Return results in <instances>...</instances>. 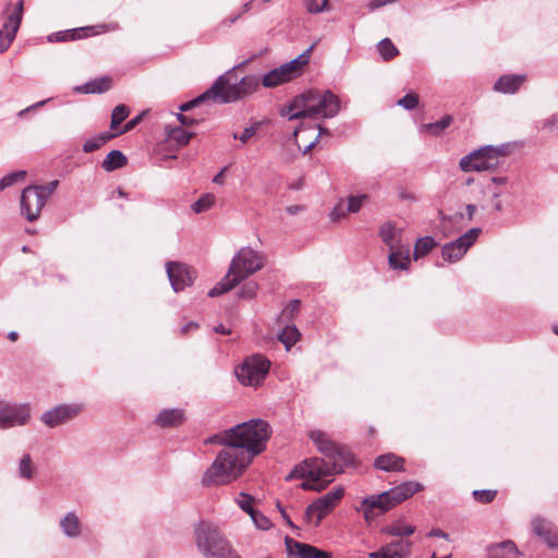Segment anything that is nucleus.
Wrapping results in <instances>:
<instances>
[{
  "mask_svg": "<svg viewBox=\"0 0 558 558\" xmlns=\"http://www.w3.org/2000/svg\"><path fill=\"white\" fill-rule=\"evenodd\" d=\"M192 136V133L185 131L181 126H175L168 132V141L175 143L178 146H185Z\"/></svg>",
  "mask_w": 558,
  "mask_h": 558,
  "instance_id": "nucleus-40",
  "label": "nucleus"
},
{
  "mask_svg": "<svg viewBox=\"0 0 558 558\" xmlns=\"http://www.w3.org/2000/svg\"><path fill=\"white\" fill-rule=\"evenodd\" d=\"M538 123L542 130L553 132L558 129V114H551L550 117L543 119Z\"/></svg>",
  "mask_w": 558,
  "mask_h": 558,
  "instance_id": "nucleus-53",
  "label": "nucleus"
},
{
  "mask_svg": "<svg viewBox=\"0 0 558 558\" xmlns=\"http://www.w3.org/2000/svg\"><path fill=\"white\" fill-rule=\"evenodd\" d=\"M81 408L75 404H62L58 405L41 415V422L48 427H56L58 425L66 423L69 420L74 417Z\"/></svg>",
  "mask_w": 558,
  "mask_h": 558,
  "instance_id": "nucleus-16",
  "label": "nucleus"
},
{
  "mask_svg": "<svg viewBox=\"0 0 558 558\" xmlns=\"http://www.w3.org/2000/svg\"><path fill=\"white\" fill-rule=\"evenodd\" d=\"M46 203L43 196L33 186H26L21 194V214L28 220L35 221L39 218Z\"/></svg>",
  "mask_w": 558,
  "mask_h": 558,
  "instance_id": "nucleus-14",
  "label": "nucleus"
},
{
  "mask_svg": "<svg viewBox=\"0 0 558 558\" xmlns=\"http://www.w3.org/2000/svg\"><path fill=\"white\" fill-rule=\"evenodd\" d=\"M347 465L322 458H308L295 465L288 478H302L301 488L320 492L325 489L337 473H342Z\"/></svg>",
  "mask_w": 558,
  "mask_h": 558,
  "instance_id": "nucleus-5",
  "label": "nucleus"
},
{
  "mask_svg": "<svg viewBox=\"0 0 558 558\" xmlns=\"http://www.w3.org/2000/svg\"><path fill=\"white\" fill-rule=\"evenodd\" d=\"M270 362L262 354L247 356L236 368L235 376L244 386H258L269 372Z\"/></svg>",
  "mask_w": 558,
  "mask_h": 558,
  "instance_id": "nucleus-9",
  "label": "nucleus"
},
{
  "mask_svg": "<svg viewBox=\"0 0 558 558\" xmlns=\"http://www.w3.org/2000/svg\"><path fill=\"white\" fill-rule=\"evenodd\" d=\"M130 109L124 104L118 105L111 112L110 129L116 130L129 116Z\"/></svg>",
  "mask_w": 558,
  "mask_h": 558,
  "instance_id": "nucleus-43",
  "label": "nucleus"
},
{
  "mask_svg": "<svg viewBox=\"0 0 558 558\" xmlns=\"http://www.w3.org/2000/svg\"><path fill=\"white\" fill-rule=\"evenodd\" d=\"M262 436L250 437L222 448L202 475L205 487L228 485L244 474L254 457L266 448L270 437V426L262 429Z\"/></svg>",
  "mask_w": 558,
  "mask_h": 558,
  "instance_id": "nucleus-1",
  "label": "nucleus"
},
{
  "mask_svg": "<svg viewBox=\"0 0 558 558\" xmlns=\"http://www.w3.org/2000/svg\"><path fill=\"white\" fill-rule=\"evenodd\" d=\"M379 236L389 250H397L402 244V230L397 229L392 223L387 222L379 229Z\"/></svg>",
  "mask_w": 558,
  "mask_h": 558,
  "instance_id": "nucleus-25",
  "label": "nucleus"
},
{
  "mask_svg": "<svg viewBox=\"0 0 558 558\" xmlns=\"http://www.w3.org/2000/svg\"><path fill=\"white\" fill-rule=\"evenodd\" d=\"M525 81V75L523 74H506L499 77V80L495 83V90L501 92L505 94L514 93L519 89V87Z\"/></svg>",
  "mask_w": 558,
  "mask_h": 558,
  "instance_id": "nucleus-28",
  "label": "nucleus"
},
{
  "mask_svg": "<svg viewBox=\"0 0 558 558\" xmlns=\"http://www.w3.org/2000/svg\"><path fill=\"white\" fill-rule=\"evenodd\" d=\"M313 49V46L308 47L296 58L284 62L278 66H274L271 70H301L304 65H306L310 61V54Z\"/></svg>",
  "mask_w": 558,
  "mask_h": 558,
  "instance_id": "nucleus-34",
  "label": "nucleus"
},
{
  "mask_svg": "<svg viewBox=\"0 0 558 558\" xmlns=\"http://www.w3.org/2000/svg\"><path fill=\"white\" fill-rule=\"evenodd\" d=\"M398 196L400 199L415 202L416 197L404 189H400Z\"/></svg>",
  "mask_w": 558,
  "mask_h": 558,
  "instance_id": "nucleus-60",
  "label": "nucleus"
},
{
  "mask_svg": "<svg viewBox=\"0 0 558 558\" xmlns=\"http://www.w3.org/2000/svg\"><path fill=\"white\" fill-rule=\"evenodd\" d=\"M278 508H279V510H280V512H281L282 518H283V519H284V521L287 522V524H288L289 526H291L292 529H296V526L293 524V522L291 521V519L288 517V514H287V512L284 511V509H282V508L280 507V505H279V504H278Z\"/></svg>",
  "mask_w": 558,
  "mask_h": 558,
  "instance_id": "nucleus-63",
  "label": "nucleus"
},
{
  "mask_svg": "<svg viewBox=\"0 0 558 558\" xmlns=\"http://www.w3.org/2000/svg\"><path fill=\"white\" fill-rule=\"evenodd\" d=\"M428 536L430 537H441L444 539L449 541V534L439 530V529H433L429 531Z\"/></svg>",
  "mask_w": 558,
  "mask_h": 558,
  "instance_id": "nucleus-61",
  "label": "nucleus"
},
{
  "mask_svg": "<svg viewBox=\"0 0 558 558\" xmlns=\"http://www.w3.org/2000/svg\"><path fill=\"white\" fill-rule=\"evenodd\" d=\"M398 105L405 110H413L418 106V96L410 93L398 100Z\"/></svg>",
  "mask_w": 558,
  "mask_h": 558,
  "instance_id": "nucleus-49",
  "label": "nucleus"
},
{
  "mask_svg": "<svg viewBox=\"0 0 558 558\" xmlns=\"http://www.w3.org/2000/svg\"><path fill=\"white\" fill-rule=\"evenodd\" d=\"M329 0H303L306 10L311 13H320L328 7Z\"/></svg>",
  "mask_w": 558,
  "mask_h": 558,
  "instance_id": "nucleus-48",
  "label": "nucleus"
},
{
  "mask_svg": "<svg viewBox=\"0 0 558 558\" xmlns=\"http://www.w3.org/2000/svg\"><path fill=\"white\" fill-rule=\"evenodd\" d=\"M49 100H50V99H46V100L38 101V102H36V104H34V105H32V106H29V107H27V108H25V109L21 110V111L19 112V116H20V117H23L26 112L31 111L32 109L39 108V107L44 106V105H45L47 101H49Z\"/></svg>",
  "mask_w": 558,
  "mask_h": 558,
  "instance_id": "nucleus-62",
  "label": "nucleus"
},
{
  "mask_svg": "<svg viewBox=\"0 0 558 558\" xmlns=\"http://www.w3.org/2000/svg\"><path fill=\"white\" fill-rule=\"evenodd\" d=\"M404 464V459L398 457L395 453H385L376 458L374 465L376 469L391 472V471H402Z\"/></svg>",
  "mask_w": 558,
  "mask_h": 558,
  "instance_id": "nucleus-29",
  "label": "nucleus"
},
{
  "mask_svg": "<svg viewBox=\"0 0 558 558\" xmlns=\"http://www.w3.org/2000/svg\"><path fill=\"white\" fill-rule=\"evenodd\" d=\"M88 28H73L62 32H57L51 34L48 39L50 41H71L75 40L77 38H81L82 36H86V32Z\"/></svg>",
  "mask_w": 558,
  "mask_h": 558,
  "instance_id": "nucleus-36",
  "label": "nucleus"
},
{
  "mask_svg": "<svg viewBox=\"0 0 558 558\" xmlns=\"http://www.w3.org/2000/svg\"><path fill=\"white\" fill-rule=\"evenodd\" d=\"M167 275L174 292L183 291L194 280L192 270L184 264L168 262L166 265Z\"/></svg>",
  "mask_w": 558,
  "mask_h": 558,
  "instance_id": "nucleus-15",
  "label": "nucleus"
},
{
  "mask_svg": "<svg viewBox=\"0 0 558 558\" xmlns=\"http://www.w3.org/2000/svg\"><path fill=\"white\" fill-rule=\"evenodd\" d=\"M459 168L463 172H481L488 170V145L482 146L462 157Z\"/></svg>",
  "mask_w": 558,
  "mask_h": 558,
  "instance_id": "nucleus-17",
  "label": "nucleus"
},
{
  "mask_svg": "<svg viewBox=\"0 0 558 558\" xmlns=\"http://www.w3.org/2000/svg\"><path fill=\"white\" fill-rule=\"evenodd\" d=\"M23 9H24V2L23 0H19L13 13H11L7 22L4 23L3 27L4 29H9V36L2 41L0 47L3 49L5 47H10L13 40L15 39L16 33L20 28L22 17H23Z\"/></svg>",
  "mask_w": 558,
  "mask_h": 558,
  "instance_id": "nucleus-21",
  "label": "nucleus"
},
{
  "mask_svg": "<svg viewBox=\"0 0 558 558\" xmlns=\"http://www.w3.org/2000/svg\"><path fill=\"white\" fill-rule=\"evenodd\" d=\"M259 286L255 281H248L243 284L239 291V296L243 299H253L256 296Z\"/></svg>",
  "mask_w": 558,
  "mask_h": 558,
  "instance_id": "nucleus-47",
  "label": "nucleus"
},
{
  "mask_svg": "<svg viewBox=\"0 0 558 558\" xmlns=\"http://www.w3.org/2000/svg\"><path fill=\"white\" fill-rule=\"evenodd\" d=\"M343 495V487L339 486L333 488L307 506L305 518L308 522L315 520L314 524L318 525L320 521L336 508Z\"/></svg>",
  "mask_w": 558,
  "mask_h": 558,
  "instance_id": "nucleus-10",
  "label": "nucleus"
},
{
  "mask_svg": "<svg viewBox=\"0 0 558 558\" xmlns=\"http://www.w3.org/2000/svg\"><path fill=\"white\" fill-rule=\"evenodd\" d=\"M19 476L23 480L31 481L36 475V466L28 453H24L17 464Z\"/></svg>",
  "mask_w": 558,
  "mask_h": 558,
  "instance_id": "nucleus-35",
  "label": "nucleus"
},
{
  "mask_svg": "<svg viewBox=\"0 0 558 558\" xmlns=\"http://www.w3.org/2000/svg\"><path fill=\"white\" fill-rule=\"evenodd\" d=\"M287 551L294 558H332L331 553L286 537Z\"/></svg>",
  "mask_w": 558,
  "mask_h": 558,
  "instance_id": "nucleus-18",
  "label": "nucleus"
},
{
  "mask_svg": "<svg viewBox=\"0 0 558 558\" xmlns=\"http://www.w3.org/2000/svg\"><path fill=\"white\" fill-rule=\"evenodd\" d=\"M521 147L518 142H508L497 146L490 145V161L495 157H506L512 155Z\"/></svg>",
  "mask_w": 558,
  "mask_h": 558,
  "instance_id": "nucleus-39",
  "label": "nucleus"
},
{
  "mask_svg": "<svg viewBox=\"0 0 558 558\" xmlns=\"http://www.w3.org/2000/svg\"><path fill=\"white\" fill-rule=\"evenodd\" d=\"M250 517L254 524L260 530H268L271 525L269 519L255 509L250 513Z\"/></svg>",
  "mask_w": 558,
  "mask_h": 558,
  "instance_id": "nucleus-51",
  "label": "nucleus"
},
{
  "mask_svg": "<svg viewBox=\"0 0 558 558\" xmlns=\"http://www.w3.org/2000/svg\"><path fill=\"white\" fill-rule=\"evenodd\" d=\"M311 440L316 445L318 451L324 454L323 459L331 462L344 463L349 466L353 463V457L350 451L340 449L332 442L328 436L320 430H311L308 434Z\"/></svg>",
  "mask_w": 558,
  "mask_h": 558,
  "instance_id": "nucleus-11",
  "label": "nucleus"
},
{
  "mask_svg": "<svg viewBox=\"0 0 558 558\" xmlns=\"http://www.w3.org/2000/svg\"><path fill=\"white\" fill-rule=\"evenodd\" d=\"M521 553L512 541L490 545V558H519Z\"/></svg>",
  "mask_w": 558,
  "mask_h": 558,
  "instance_id": "nucleus-30",
  "label": "nucleus"
},
{
  "mask_svg": "<svg viewBox=\"0 0 558 558\" xmlns=\"http://www.w3.org/2000/svg\"><path fill=\"white\" fill-rule=\"evenodd\" d=\"M293 73L294 72H267L263 76L262 83L265 87H276L292 81L294 77Z\"/></svg>",
  "mask_w": 558,
  "mask_h": 558,
  "instance_id": "nucleus-33",
  "label": "nucleus"
},
{
  "mask_svg": "<svg viewBox=\"0 0 558 558\" xmlns=\"http://www.w3.org/2000/svg\"><path fill=\"white\" fill-rule=\"evenodd\" d=\"M412 543L410 541H395L378 550L368 554L369 558H409Z\"/></svg>",
  "mask_w": 558,
  "mask_h": 558,
  "instance_id": "nucleus-19",
  "label": "nucleus"
},
{
  "mask_svg": "<svg viewBox=\"0 0 558 558\" xmlns=\"http://www.w3.org/2000/svg\"><path fill=\"white\" fill-rule=\"evenodd\" d=\"M185 420L184 411L181 409H165L155 418L160 427H174L181 425Z\"/></svg>",
  "mask_w": 558,
  "mask_h": 558,
  "instance_id": "nucleus-26",
  "label": "nucleus"
},
{
  "mask_svg": "<svg viewBox=\"0 0 558 558\" xmlns=\"http://www.w3.org/2000/svg\"><path fill=\"white\" fill-rule=\"evenodd\" d=\"M117 136V134H111L109 132H104L101 134H98L95 137L88 138L83 144V151L84 153H93L100 148L102 145H105L108 141Z\"/></svg>",
  "mask_w": 558,
  "mask_h": 558,
  "instance_id": "nucleus-37",
  "label": "nucleus"
},
{
  "mask_svg": "<svg viewBox=\"0 0 558 558\" xmlns=\"http://www.w3.org/2000/svg\"><path fill=\"white\" fill-rule=\"evenodd\" d=\"M58 185H59V181L53 180L45 185H33V186L37 190V193L40 196H43L44 202L47 203L48 198L53 194V192L56 191Z\"/></svg>",
  "mask_w": 558,
  "mask_h": 558,
  "instance_id": "nucleus-46",
  "label": "nucleus"
},
{
  "mask_svg": "<svg viewBox=\"0 0 558 558\" xmlns=\"http://www.w3.org/2000/svg\"><path fill=\"white\" fill-rule=\"evenodd\" d=\"M453 122V117L445 114L440 120L432 123H424L420 126V133H428L433 136H440Z\"/></svg>",
  "mask_w": 558,
  "mask_h": 558,
  "instance_id": "nucleus-31",
  "label": "nucleus"
},
{
  "mask_svg": "<svg viewBox=\"0 0 558 558\" xmlns=\"http://www.w3.org/2000/svg\"><path fill=\"white\" fill-rule=\"evenodd\" d=\"M235 500H236L238 506L246 513L250 514L251 512L254 511V508H253L254 498L251 495L241 493Z\"/></svg>",
  "mask_w": 558,
  "mask_h": 558,
  "instance_id": "nucleus-50",
  "label": "nucleus"
},
{
  "mask_svg": "<svg viewBox=\"0 0 558 558\" xmlns=\"http://www.w3.org/2000/svg\"><path fill=\"white\" fill-rule=\"evenodd\" d=\"M113 81L109 75H102L90 80L84 84L77 85L73 90L77 94H104L111 89Z\"/></svg>",
  "mask_w": 558,
  "mask_h": 558,
  "instance_id": "nucleus-23",
  "label": "nucleus"
},
{
  "mask_svg": "<svg viewBox=\"0 0 558 558\" xmlns=\"http://www.w3.org/2000/svg\"><path fill=\"white\" fill-rule=\"evenodd\" d=\"M215 203V196L213 194H205L201 198H198L193 205L192 208L196 214L208 210Z\"/></svg>",
  "mask_w": 558,
  "mask_h": 558,
  "instance_id": "nucleus-45",
  "label": "nucleus"
},
{
  "mask_svg": "<svg viewBox=\"0 0 558 558\" xmlns=\"http://www.w3.org/2000/svg\"><path fill=\"white\" fill-rule=\"evenodd\" d=\"M269 424L263 420L253 418L247 422L238 424L222 434H217L209 437L206 442L207 444H218L225 447L229 446V444H238L245 438L250 437H259L262 436V429L268 427Z\"/></svg>",
  "mask_w": 558,
  "mask_h": 558,
  "instance_id": "nucleus-8",
  "label": "nucleus"
},
{
  "mask_svg": "<svg viewBox=\"0 0 558 558\" xmlns=\"http://www.w3.org/2000/svg\"><path fill=\"white\" fill-rule=\"evenodd\" d=\"M299 308H300V301L298 300H293L291 301L287 306L286 308L283 310L282 312V315L287 316V317H292L295 313L299 312Z\"/></svg>",
  "mask_w": 558,
  "mask_h": 558,
  "instance_id": "nucleus-56",
  "label": "nucleus"
},
{
  "mask_svg": "<svg viewBox=\"0 0 558 558\" xmlns=\"http://www.w3.org/2000/svg\"><path fill=\"white\" fill-rule=\"evenodd\" d=\"M259 85V78L254 75H247L240 80L239 83L231 82L226 75H220L215 83L196 98L184 102L180 106L181 111H189L198 105L229 104L234 102L250 94H252Z\"/></svg>",
  "mask_w": 558,
  "mask_h": 558,
  "instance_id": "nucleus-3",
  "label": "nucleus"
},
{
  "mask_svg": "<svg viewBox=\"0 0 558 558\" xmlns=\"http://www.w3.org/2000/svg\"><path fill=\"white\" fill-rule=\"evenodd\" d=\"M415 532V526L410 524H404L401 522H396L385 529V533L392 536H409Z\"/></svg>",
  "mask_w": 558,
  "mask_h": 558,
  "instance_id": "nucleus-42",
  "label": "nucleus"
},
{
  "mask_svg": "<svg viewBox=\"0 0 558 558\" xmlns=\"http://www.w3.org/2000/svg\"><path fill=\"white\" fill-rule=\"evenodd\" d=\"M367 199L366 194L361 195H352L348 197L347 205L343 201H341L330 213V218L332 220H339L340 218L344 217L348 213H357L362 206L364 205L365 201Z\"/></svg>",
  "mask_w": 558,
  "mask_h": 558,
  "instance_id": "nucleus-22",
  "label": "nucleus"
},
{
  "mask_svg": "<svg viewBox=\"0 0 558 558\" xmlns=\"http://www.w3.org/2000/svg\"><path fill=\"white\" fill-rule=\"evenodd\" d=\"M377 50L385 60H390L396 57L399 51L389 38H384L377 44Z\"/></svg>",
  "mask_w": 558,
  "mask_h": 558,
  "instance_id": "nucleus-44",
  "label": "nucleus"
},
{
  "mask_svg": "<svg viewBox=\"0 0 558 558\" xmlns=\"http://www.w3.org/2000/svg\"><path fill=\"white\" fill-rule=\"evenodd\" d=\"M398 0H368L367 8L371 10H375L387 4L395 3Z\"/></svg>",
  "mask_w": 558,
  "mask_h": 558,
  "instance_id": "nucleus-58",
  "label": "nucleus"
},
{
  "mask_svg": "<svg viewBox=\"0 0 558 558\" xmlns=\"http://www.w3.org/2000/svg\"><path fill=\"white\" fill-rule=\"evenodd\" d=\"M26 178V171L19 170L12 173H9L2 178V181L5 183V186L9 187L15 184L19 181H23Z\"/></svg>",
  "mask_w": 558,
  "mask_h": 558,
  "instance_id": "nucleus-52",
  "label": "nucleus"
},
{
  "mask_svg": "<svg viewBox=\"0 0 558 558\" xmlns=\"http://www.w3.org/2000/svg\"><path fill=\"white\" fill-rule=\"evenodd\" d=\"M410 244L400 246L397 250H390L388 263L390 268L397 270H407L410 265Z\"/></svg>",
  "mask_w": 558,
  "mask_h": 558,
  "instance_id": "nucleus-27",
  "label": "nucleus"
},
{
  "mask_svg": "<svg viewBox=\"0 0 558 558\" xmlns=\"http://www.w3.org/2000/svg\"><path fill=\"white\" fill-rule=\"evenodd\" d=\"M214 330L218 333H222V335H230L231 333V330L229 328H227L225 325L222 324H219L218 326H216L214 328Z\"/></svg>",
  "mask_w": 558,
  "mask_h": 558,
  "instance_id": "nucleus-64",
  "label": "nucleus"
},
{
  "mask_svg": "<svg viewBox=\"0 0 558 558\" xmlns=\"http://www.w3.org/2000/svg\"><path fill=\"white\" fill-rule=\"evenodd\" d=\"M29 418L31 409L28 404L0 400V429L25 426Z\"/></svg>",
  "mask_w": 558,
  "mask_h": 558,
  "instance_id": "nucleus-12",
  "label": "nucleus"
},
{
  "mask_svg": "<svg viewBox=\"0 0 558 558\" xmlns=\"http://www.w3.org/2000/svg\"><path fill=\"white\" fill-rule=\"evenodd\" d=\"M258 57V54H253L247 59H244L236 64L232 65L229 70L235 71V70H243L247 65L252 64V62Z\"/></svg>",
  "mask_w": 558,
  "mask_h": 558,
  "instance_id": "nucleus-57",
  "label": "nucleus"
},
{
  "mask_svg": "<svg viewBox=\"0 0 558 558\" xmlns=\"http://www.w3.org/2000/svg\"><path fill=\"white\" fill-rule=\"evenodd\" d=\"M473 497L484 504L488 502V489L474 490Z\"/></svg>",
  "mask_w": 558,
  "mask_h": 558,
  "instance_id": "nucleus-59",
  "label": "nucleus"
},
{
  "mask_svg": "<svg viewBox=\"0 0 558 558\" xmlns=\"http://www.w3.org/2000/svg\"><path fill=\"white\" fill-rule=\"evenodd\" d=\"M59 524L62 533L69 538H77L82 535V522L74 511L61 518Z\"/></svg>",
  "mask_w": 558,
  "mask_h": 558,
  "instance_id": "nucleus-24",
  "label": "nucleus"
},
{
  "mask_svg": "<svg viewBox=\"0 0 558 558\" xmlns=\"http://www.w3.org/2000/svg\"><path fill=\"white\" fill-rule=\"evenodd\" d=\"M195 541L198 550L206 558H241L211 523L202 522L195 529Z\"/></svg>",
  "mask_w": 558,
  "mask_h": 558,
  "instance_id": "nucleus-7",
  "label": "nucleus"
},
{
  "mask_svg": "<svg viewBox=\"0 0 558 558\" xmlns=\"http://www.w3.org/2000/svg\"><path fill=\"white\" fill-rule=\"evenodd\" d=\"M339 110L340 101L330 90L311 88L296 95L279 113L289 120L328 119L337 116Z\"/></svg>",
  "mask_w": 558,
  "mask_h": 558,
  "instance_id": "nucleus-2",
  "label": "nucleus"
},
{
  "mask_svg": "<svg viewBox=\"0 0 558 558\" xmlns=\"http://www.w3.org/2000/svg\"><path fill=\"white\" fill-rule=\"evenodd\" d=\"M482 230L472 228L457 240L446 243L441 248V256L448 263L461 259L468 250L476 242Z\"/></svg>",
  "mask_w": 558,
  "mask_h": 558,
  "instance_id": "nucleus-13",
  "label": "nucleus"
},
{
  "mask_svg": "<svg viewBox=\"0 0 558 558\" xmlns=\"http://www.w3.org/2000/svg\"><path fill=\"white\" fill-rule=\"evenodd\" d=\"M534 534L541 537L549 547L558 548V532L554 524L542 517H534L531 521Z\"/></svg>",
  "mask_w": 558,
  "mask_h": 558,
  "instance_id": "nucleus-20",
  "label": "nucleus"
},
{
  "mask_svg": "<svg viewBox=\"0 0 558 558\" xmlns=\"http://www.w3.org/2000/svg\"><path fill=\"white\" fill-rule=\"evenodd\" d=\"M422 489L421 483L409 481L379 495L364 498L361 504L364 519L368 522L373 521L379 513L390 510Z\"/></svg>",
  "mask_w": 558,
  "mask_h": 558,
  "instance_id": "nucleus-6",
  "label": "nucleus"
},
{
  "mask_svg": "<svg viewBox=\"0 0 558 558\" xmlns=\"http://www.w3.org/2000/svg\"><path fill=\"white\" fill-rule=\"evenodd\" d=\"M128 163V158L120 150H111L107 157L104 159L101 167L107 172H111L113 170L120 169Z\"/></svg>",
  "mask_w": 558,
  "mask_h": 558,
  "instance_id": "nucleus-32",
  "label": "nucleus"
},
{
  "mask_svg": "<svg viewBox=\"0 0 558 558\" xmlns=\"http://www.w3.org/2000/svg\"><path fill=\"white\" fill-rule=\"evenodd\" d=\"M146 113H147V111H142L140 114H137L136 117H134L133 119L128 121L124 124V126L119 132H117L116 134L120 135V134H123V133L132 131L138 123L142 122V120L144 119Z\"/></svg>",
  "mask_w": 558,
  "mask_h": 558,
  "instance_id": "nucleus-54",
  "label": "nucleus"
},
{
  "mask_svg": "<svg viewBox=\"0 0 558 558\" xmlns=\"http://www.w3.org/2000/svg\"><path fill=\"white\" fill-rule=\"evenodd\" d=\"M279 340L284 344L287 350H290L300 339L301 333L294 325L286 326L279 333Z\"/></svg>",
  "mask_w": 558,
  "mask_h": 558,
  "instance_id": "nucleus-38",
  "label": "nucleus"
},
{
  "mask_svg": "<svg viewBox=\"0 0 558 558\" xmlns=\"http://www.w3.org/2000/svg\"><path fill=\"white\" fill-rule=\"evenodd\" d=\"M255 133L256 128L248 126L245 128L240 135L238 133H233V138L240 140L242 143H246Z\"/></svg>",
  "mask_w": 558,
  "mask_h": 558,
  "instance_id": "nucleus-55",
  "label": "nucleus"
},
{
  "mask_svg": "<svg viewBox=\"0 0 558 558\" xmlns=\"http://www.w3.org/2000/svg\"><path fill=\"white\" fill-rule=\"evenodd\" d=\"M436 245L434 238L424 236L416 241L414 246V259L425 256Z\"/></svg>",
  "mask_w": 558,
  "mask_h": 558,
  "instance_id": "nucleus-41",
  "label": "nucleus"
},
{
  "mask_svg": "<svg viewBox=\"0 0 558 558\" xmlns=\"http://www.w3.org/2000/svg\"><path fill=\"white\" fill-rule=\"evenodd\" d=\"M264 267L263 256L251 247H242L232 258L226 276L208 291V296H219Z\"/></svg>",
  "mask_w": 558,
  "mask_h": 558,
  "instance_id": "nucleus-4",
  "label": "nucleus"
}]
</instances>
